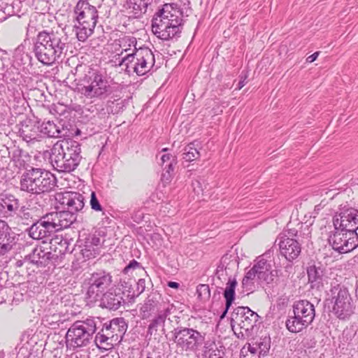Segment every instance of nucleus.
Returning <instances> with one entry per match:
<instances>
[{
	"label": "nucleus",
	"mask_w": 358,
	"mask_h": 358,
	"mask_svg": "<svg viewBox=\"0 0 358 358\" xmlns=\"http://www.w3.org/2000/svg\"><path fill=\"white\" fill-rule=\"evenodd\" d=\"M96 323L97 322L92 317L78 320L73 323L65 336L67 349L74 351L87 347L91 343L97 329Z\"/></svg>",
	"instance_id": "8"
},
{
	"label": "nucleus",
	"mask_w": 358,
	"mask_h": 358,
	"mask_svg": "<svg viewBox=\"0 0 358 358\" xmlns=\"http://www.w3.org/2000/svg\"><path fill=\"white\" fill-rule=\"evenodd\" d=\"M257 278L256 274L250 268L245 275L244 278L242 280V287L244 291L249 292H252L255 287V280Z\"/></svg>",
	"instance_id": "36"
},
{
	"label": "nucleus",
	"mask_w": 358,
	"mask_h": 358,
	"mask_svg": "<svg viewBox=\"0 0 358 358\" xmlns=\"http://www.w3.org/2000/svg\"><path fill=\"white\" fill-rule=\"evenodd\" d=\"M145 280L140 278L136 283V289L134 291L132 296H138L145 291Z\"/></svg>",
	"instance_id": "45"
},
{
	"label": "nucleus",
	"mask_w": 358,
	"mask_h": 358,
	"mask_svg": "<svg viewBox=\"0 0 358 358\" xmlns=\"http://www.w3.org/2000/svg\"><path fill=\"white\" fill-rule=\"evenodd\" d=\"M45 214L44 206L31 199L26 205L20 206L17 214L23 224H32Z\"/></svg>",
	"instance_id": "19"
},
{
	"label": "nucleus",
	"mask_w": 358,
	"mask_h": 358,
	"mask_svg": "<svg viewBox=\"0 0 358 358\" xmlns=\"http://www.w3.org/2000/svg\"><path fill=\"white\" fill-rule=\"evenodd\" d=\"M328 241L335 251L340 254L348 253L358 247V233L334 227Z\"/></svg>",
	"instance_id": "14"
},
{
	"label": "nucleus",
	"mask_w": 358,
	"mask_h": 358,
	"mask_svg": "<svg viewBox=\"0 0 358 358\" xmlns=\"http://www.w3.org/2000/svg\"><path fill=\"white\" fill-rule=\"evenodd\" d=\"M113 341L112 334L106 331L103 326L94 338V343L97 348L105 350H109L113 347Z\"/></svg>",
	"instance_id": "32"
},
{
	"label": "nucleus",
	"mask_w": 358,
	"mask_h": 358,
	"mask_svg": "<svg viewBox=\"0 0 358 358\" xmlns=\"http://www.w3.org/2000/svg\"><path fill=\"white\" fill-rule=\"evenodd\" d=\"M135 49H136L135 48ZM155 56L149 48L136 50L135 52L127 55L119 63V66H124V71L128 73L132 71L138 76H144L150 72L155 64Z\"/></svg>",
	"instance_id": "10"
},
{
	"label": "nucleus",
	"mask_w": 358,
	"mask_h": 358,
	"mask_svg": "<svg viewBox=\"0 0 358 358\" xmlns=\"http://www.w3.org/2000/svg\"><path fill=\"white\" fill-rule=\"evenodd\" d=\"M357 231H358V230H357Z\"/></svg>",
	"instance_id": "58"
},
{
	"label": "nucleus",
	"mask_w": 358,
	"mask_h": 358,
	"mask_svg": "<svg viewBox=\"0 0 358 358\" xmlns=\"http://www.w3.org/2000/svg\"><path fill=\"white\" fill-rule=\"evenodd\" d=\"M146 358H153V357H147Z\"/></svg>",
	"instance_id": "57"
},
{
	"label": "nucleus",
	"mask_w": 358,
	"mask_h": 358,
	"mask_svg": "<svg viewBox=\"0 0 358 358\" xmlns=\"http://www.w3.org/2000/svg\"><path fill=\"white\" fill-rule=\"evenodd\" d=\"M177 164V159H173L171 162H169L164 166H162L163 168V171L164 172H167L169 173H172L173 175L174 168Z\"/></svg>",
	"instance_id": "46"
},
{
	"label": "nucleus",
	"mask_w": 358,
	"mask_h": 358,
	"mask_svg": "<svg viewBox=\"0 0 358 358\" xmlns=\"http://www.w3.org/2000/svg\"><path fill=\"white\" fill-rule=\"evenodd\" d=\"M320 52H315V53H313V55L308 56L306 59V61L309 63H311V62H313L315 60H316V59L317 58L318 55H319Z\"/></svg>",
	"instance_id": "52"
},
{
	"label": "nucleus",
	"mask_w": 358,
	"mask_h": 358,
	"mask_svg": "<svg viewBox=\"0 0 358 358\" xmlns=\"http://www.w3.org/2000/svg\"><path fill=\"white\" fill-rule=\"evenodd\" d=\"M237 286V281L234 278H229V280L226 285V287L224 291V297L225 299V309L221 315V317H224L228 310L232 305L234 299H235V289Z\"/></svg>",
	"instance_id": "30"
},
{
	"label": "nucleus",
	"mask_w": 358,
	"mask_h": 358,
	"mask_svg": "<svg viewBox=\"0 0 358 358\" xmlns=\"http://www.w3.org/2000/svg\"><path fill=\"white\" fill-rule=\"evenodd\" d=\"M29 236L34 240H41L50 237L57 231L56 224L49 213H45L41 217L32 223L27 229Z\"/></svg>",
	"instance_id": "17"
},
{
	"label": "nucleus",
	"mask_w": 358,
	"mask_h": 358,
	"mask_svg": "<svg viewBox=\"0 0 358 358\" xmlns=\"http://www.w3.org/2000/svg\"><path fill=\"white\" fill-rule=\"evenodd\" d=\"M50 250H53L57 257L69 252V241L62 236H55L50 241Z\"/></svg>",
	"instance_id": "31"
},
{
	"label": "nucleus",
	"mask_w": 358,
	"mask_h": 358,
	"mask_svg": "<svg viewBox=\"0 0 358 358\" xmlns=\"http://www.w3.org/2000/svg\"><path fill=\"white\" fill-rule=\"evenodd\" d=\"M200 149V145L199 142L194 141L187 146L183 149V159L186 162H192L200 157V152L199 150Z\"/></svg>",
	"instance_id": "34"
},
{
	"label": "nucleus",
	"mask_w": 358,
	"mask_h": 358,
	"mask_svg": "<svg viewBox=\"0 0 358 358\" xmlns=\"http://www.w3.org/2000/svg\"><path fill=\"white\" fill-rule=\"evenodd\" d=\"M259 316L248 306H238L234 309L231 316V326L234 334L244 340L252 334Z\"/></svg>",
	"instance_id": "9"
},
{
	"label": "nucleus",
	"mask_w": 358,
	"mask_h": 358,
	"mask_svg": "<svg viewBox=\"0 0 358 358\" xmlns=\"http://www.w3.org/2000/svg\"><path fill=\"white\" fill-rule=\"evenodd\" d=\"M20 207V200L11 194L0 195V217L3 218L13 217L17 214Z\"/></svg>",
	"instance_id": "22"
},
{
	"label": "nucleus",
	"mask_w": 358,
	"mask_h": 358,
	"mask_svg": "<svg viewBox=\"0 0 358 358\" xmlns=\"http://www.w3.org/2000/svg\"><path fill=\"white\" fill-rule=\"evenodd\" d=\"M24 264H27V265L31 264L30 262H29V261H26V256L24 257V258L23 259L17 260L15 262V266L17 268L22 267Z\"/></svg>",
	"instance_id": "51"
},
{
	"label": "nucleus",
	"mask_w": 358,
	"mask_h": 358,
	"mask_svg": "<svg viewBox=\"0 0 358 358\" xmlns=\"http://www.w3.org/2000/svg\"><path fill=\"white\" fill-rule=\"evenodd\" d=\"M73 29L78 41H85L93 33L98 18V11L86 0H80L74 8Z\"/></svg>",
	"instance_id": "7"
},
{
	"label": "nucleus",
	"mask_w": 358,
	"mask_h": 358,
	"mask_svg": "<svg viewBox=\"0 0 358 358\" xmlns=\"http://www.w3.org/2000/svg\"><path fill=\"white\" fill-rule=\"evenodd\" d=\"M260 355H262L259 354L258 350L250 343L244 345L241 350V356L242 358H259Z\"/></svg>",
	"instance_id": "37"
},
{
	"label": "nucleus",
	"mask_w": 358,
	"mask_h": 358,
	"mask_svg": "<svg viewBox=\"0 0 358 358\" xmlns=\"http://www.w3.org/2000/svg\"><path fill=\"white\" fill-rule=\"evenodd\" d=\"M203 358H223L224 352L219 350L214 342L210 341H206L202 347Z\"/></svg>",
	"instance_id": "33"
},
{
	"label": "nucleus",
	"mask_w": 358,
	"mask_h": 358,
	"mask_svg": "<svg viewBox=\"0 0 358 358\" xmlns=\"http://www.w3.org/2000/svg\"><path fill=\"white\" fill-rule=\"evenodd\" d=\"M165 305L169 304L166 303H159L153 298H147L140 308L142 318L147 319L150 317L153 313H158L160 308H164Z\"/></svg>",
	"instance_id": "29"
},
{
	"label": "nucleus",
	"mask_w": 358,
	"mask_h": 358,
	"mask_svg": "<svg viewBox=\"0 0 358 358\" xmlns=\"http://www.w3.org/2000/svg\"><path fill=\"white\" fill-rule=\"evenodd\" d=\"M173 159H176V157L171 154H164L162 156V166H164L169 162H171Z\"/></svg>",
	"instance_id": "48"
},
{
	"label": "nucleus",
	"mask_w": 358,
	"mask_h": 358,
	"mask_svg": "<svg viewBox=\"0 0 358 358\" xmlns=\"http://www.w3.org/2000/svg\"><path fill=\"white\" fill-rule=\"evenodd\" d=\"M94 245L90 244V243H87V239L85 241V244L83 248L81 250L82 255L83 257H85L88 259L91 258H94L97 255L100 254V251L96 250Z\"/></svg>",
	"instance_id": "38"
},
{
	"label": "nucleus",
	"mask_w": 358,
	"mask_h": 358,
	"mask_svg": "<svg viewBox=\"0 0 358 358\" xmlns=\"http://www.w3.org/2000/svg\"><path fill=\"white\" fill-rule=\"evenodd\" d=\"M90 204L91 208L95 211L102 212V215H104L105 213L103 211V208L98 200L94 192L91 193Z\"/></svg>",
	"instance_id": "42"
},
{
	"label": "nucleus",
	"mask_w": 358,
	"mask_h": 358,
	"mask_svg": "<svg viewBox=\"0 0 358 358\" xmlns=\"http://www.w3.org/2000/svg\"><path fill=\"white\" fill-rule=\"evenodd\" d=\"M111 283L112 276L109 273L104 271L93 273L87 280L86 299L90 303L99 301Z\"/></svg>",
	"instance_id": "15"
},
{
	"label": "nucleus",
	"mask_w": 358,
	"mask_h": 358,
	"mask_svg": "<svg viewBox=\"0 0 358 358\" xmlns=\"http://www.w3.org/2000/svg\"><path fill=\"white\" fill-rule=\"evenodd\" d=\"M173 175L167 172H163L162 174V180L164 182H169Z\"/></svg>",
	"instance_id": "50"
},
{
	"label": "nucleus",
	"mask_w": 358,
	"mask_h": 358,
	"mask_svg": "<svg viewBox=\"0 0 358 358\" xmlns=\"http://www.w3.org/2000/svg\"><path fill=\"white\" fill-rule=\"evenodd\" d=\"M192 187H193V191L196 194H200L201 193L203 192V188H202V184L200 180H195L194 181L192 182Z\"/></svg>",
	"instance_id": "47"
},
{
	"label": "nucleus",
	"mask_w": 358,
	"mask_h": 358,
	"mask_svg": "<svg viewBox=\"0 0 358 358\" xmlns=\"http://www.w3.org/2000/svg\"><path fill=\"white\" fill-rule=\"evenodd\" d=\"M258 350L262 355H266L271 347V338L268 336H262L256 341L250 343Z\"/></svg>",
	"instance_id": "35"
},
{
	"label": "nucleus",
	"mask_w": 358,
	"mask_h": 358,
	"mask_svg": "<svg viewBox=\"0 0 358 358\" xmlns=\"http://www.w3.org/2000/svg\"><path fill=\"white\" fill-rule=\"evenodd\" d=\"M53 256L51 252L45 251L42 247H36L32 250L31 253L26 255V261H29L31 264L37 268L45 267L53 258Z\"/></svg>",
	"instance_id": "25"
},
{
	"label": "nucleus",
	"mask_w": 358,
	"mask_h": 358,
	"mask_svg": "<svg viewBox=\"0 0 358 358\" xmlns=\"http://www.w3.org/2000/svg\"><path fill=\"white\" fill-rule=\"evenodd\" d=\"M83 81L80 91L88 99H103L113 92L107 78L99 72H89Z\"/></svg>",
	"instance_id": "11"
},
{
	"label": "nucleus",
	"mask_w": 358,
	"mask_h": 358,
	"mask_svg": "<svg viewBox=\"0 0 358 358\" xmlns=\"http://www.w3.org/2000/svg\"><path fill=\"white\" fill-rule=\"evenodd\" d=\"M334 227L358 233V210L353 208L343 209L333 219Z\"/></svg>",
	"instance_id": "18"
},
{
	"label": "nucleus",
	"mask_w": 358,
	"mask_h": 358,
	"mask_svg": "<svg viewBox=\"0 0 358 358\" xmlns=\"http://www.w3.org/2000/svg\"><path fill=\"white\" fill-rule=\"evenodd\" d=\"M245 79H246V77H245L244 78H241V79L240 80V81L238 82V87H237L238 90H241L242 87H243L245 86V85L246 84Z\"/></svg>",
	"instance_id": "54"
},
{
	"label": "nucleus",
	"mask_w": 358,
	"mask_h": 358,
	"mask_svg": "<svg viewBox=\"0 0 358 358\" xmlns=\"http://www.w3.org/2000/svg\"><path fill=\"white\" fill-rule=\"evenodd\" d=\"M257 278L261 282H265L266 284L271 283L273 280L271 269L259 271V275H257Z\"/></svg>",
	"instance_id": "43"
},
{
	"label": "nucleus",
	"mask_w": 358,
	"mask_h": 358,
	"mask_svg": "<svg viewBox=\"0 0 358 358\" xmlns=\"http://www.w3.org/2000/svg\"><path fill=\"white\" fill-rule=\"evenodd\" d=\"M129 42L132 44H134V43H136V39L134 38H130L129 39Z\"/></svg>",
	"instance_id": "56"
},
{
	"label": "nucleus",
	"mask_w": 358,
	"mask_h": 358,
	"mask_svg": "<svg viewBox=\"0 0 358 358\" xmlns=\"http://www.w3.org/2000/svg\"><path fill=\"white\" fill-rule=\"evenodd\" d=\"M104 328L112 334L113 338L116 336L115 341L119 336L122 337L127 330V324L123 317H116L111 320L109 322L103 324Z\"/></svg>",
	"instance_id": "28"
},
{
	"label": "nucleus",
	"mask_w": 358,
	"mask_h": 358,
	"mask_svg": "<svg viewBox=\"0 0 358 358\" xmlns=\"http://www.w3.org/2000/svg\"><path fill=\"white\" fill-rule=\"evenodd\" d=\"M196 293L201 299H206L210 297V292L209 286L206 284H200L197 286Z\"/></svg>",
	"instance_id": "41"
},
{
	"label": "nucleus",
	"mask_w": 358,
	"mask_h": 358,
	"mask_svg": "<svg viewBox=\"0 0 358 358\" xmlns=\"http://www.w3.org/2000/svg\"><path fill=\"white\" fill-rule=\"evenodd\" d=\"M57 200L64 206V208L77 215L85 206V197L78 192H66L59 194Z\"/></svg>",
	"instance_id": "21"
},
{
	"label": "nucleus",
	"mask_w": 358,
	"mask_h": 358,
	"mask_svg": "<svg viewBox=\"0 0 358 358\" xmlns=\"http://www.w3.org/2000/svg\"><path fill=\"white\" fill-rule=\"evenodd\" d=\"M294 316L286 321L287 329L292 333L301 331L313 321L315 310L313 304L307 300H300L293 306Z\"/></svg>",
	"instance_id": "13"
},
{
	"label": "nucleus",
	"mask_w": 358,
	"mask_h": 358,
	"mask_svg": "<svg viewBox=\"0 0 358 358\" xmlns=\"http://www.w3.org/2000/svg\"><path fill=\"white\" fill-rule=\"evenodd\" d=\"M252 271L256 274L259 275V271H264L266 269H271V264L264 259H260L254 264L251 268Z\"/></svg>",
	"instance_id": "40"
},
{
	"label": "nucleus",
	"mask_w": 358,
	"mask_h": 358,
	"mask_svg": "<svg viewBox=\"0 0 358 358\" xmlns=\"http://www.w3.org/2000/svg\"><path fill=\"white\" fill-rule=\"evenodd\" d=\"M10 231L7 222L0 220V256L11 250L15 245V238L10 234Z\"/></svg>",
	"instance_id": "23"
},
{
	"label": "nucleus",
	"mask_w": 358,
	"mask_h": 358,
	"mask_svg": "<svg viewBox=\"0 0 358 358\" xmlns=\"http://www.w3.org/2000/svg\"><path fill=\"white\" fill-rule=\"evenodd\" d=\"M81 148L78 142L64 138L54 144L50 157L51 164L59 172L73 171L80 163Z\"/></svg>",
	"instance_id": "2"
},
{
	"label": "nucleus",
	"mask_w": 358,
	"mask_h": 358,
	"mask_svg": "<svg viewBox=\"0 0 358 358\" xmlns=\"http://www.w3.org/2000/svg\"><path fill=\"white\" fill-rule=\"evenodd\" d=\"M307 274L308 277V282L310 283V288L320 291L323 289L325 277L324 269L320 265L316 266L315 264L310 265L307 268Z\"/></svg>",
	"instance_id": "24"
},
{
	"label": "nucleus",
	"mask_w": 358,
	"mask_h": 358,
	"mask_svg": "<svg viewBox=\"0 0 358 358\" xmlns=\"http://www.w3.org/2000/svg\"><path fill=\"white\" fill-rule=\"evenodd\" d=\"M229 264L233 266H237V264L236 263V262H234V261H231L230 263H229Z\"/></svg>",
	"instance_id": "55"
},
{
	"label": "nucleus",
	"mask_w": 358,
	"mask_h": 358,
	"mask_svg": "<svg viewBox=\"0 0 358 358\" xmlns=\"http://www.w3.org/2000/svg\"><path fill=\"white\" fill-rule=\"evenodd\" d=\"M167 285L169 287L173 288V289H178L180 287V285L178 282H173V281L168 282Z\"/></svg>",
	"instance_id": "53"
},
{
	"label": "nucleus",
	"mask_w": 358,
	"mask_h": 358,
	"mask_svg": "<svg viewBox=\"0 0 358 358\" xmlns=\"http://www.w3.org/2000/svg\"><path fill=\"white\" fill-rule=\"evenodd\" d=\"M87 243H90V244H92V245H94L95 248V249L98 251H100V249H101V238L93 234V235H90L87 238Z\"/></svg>",
	"instance_id": "44"
},
{
	"label": "nucleus",
	"mask_w": 358,
	"mask_h": 358,
	"mask_svg": "<svg viewBox=\"0 0 358 358\" xmlns=\"http://www.w3.org/2000/svg\"><path fill=\"white\" fill-rule=\"evenodd\" d=\"M171 6L165 4L157 12L152 20V31L159 38L168 41L179 37L182 29V19L176 10H170Z\"/></svg>",
	"instance_id": "3"
},
{
	"label": "nucleus",
	"mask_w": 358,
	"mask_h": 358,
	"mask_svg": "<svg viewBox=\"0 0 358 358\" xmlns=\"http://www.w3.org/2000/svg\"><path fill=\"white\" fill-rule=\"evenodd\" d=\"M172 341L176 345L175 352L179 355L196 353L205 344L206 334L185 327H178L171 331Z\"/></svg>",
	"instance_id": "6"
},
{
	"label": "nucleus",
	"mask_w": 358,
	"mask_h": 358,
	"mask_svg": "<svg viewBox=\"0 0 358 358\" xmlns=\"http://www.w3.org/2000/svg\"><path fill=\"white\" fill-rule=\"evenodd\" d=\"M57 179L48 171L39 168L27 169L20 178V189L33 194L50 192L55 186Z\"/></svg>",
	"instance_id": "5"
},
{
	"label": "nucleus",
	"mask_w": 358,
	"mask_h": 358,
	"mask_svg": "<svg viewBox=\"0 0 358 358\" xmlns=\"http://www.w3.org/2000/svg\"><path fill=\"white\" fill-rule=\"evenodd\" d=\"M131 3H134V6H137V8L141 10V6L143 8H146L147 2L145 0H134V2L131 0H129ZM134 9H136L135 6H134Z\"/></svg>",
	"instance_id": "49"
},
{
	"label": "nucleus",
	"mask_w": 358,
	"mask_h": 358,
	"mask_svg": "<svg viewBox=\"0 0 358 358\" xmlns=\"http://www.w3.org/2000/svg\"><path fill=\"white\" fill-rule=\"evenodd\" d=\"M50 214L56 224L57 231L69 227L77 219V215L66 209Z\"/></svg>",
	"instance_id": "26"
},
{
	"label": "nucleus",
	"mask_w": 358,
	"mask_h": 358,
	"mask_svg": "<svg viewBox=\"0 0 358 358\" xmlns=\"http://www.w3.org/2000/svg\"><path fill=\"white\" fill-rule=\"evenodd\" d=\"M172 310H173L172 304L165 305L164 308H160L148 325V334L152 336L157 333L159 327H163L167 317L171 314Z\"/></svg>",
	"instance_id": "27"
},
{
	"label": "nucleus",
	"mask_w": 358,
	"mask_h": 358,
	"mask_svg": "<svg viewBox=\"0 0 358 358\" xmlns=\"http://www.w3.org/2000/svg\"><path fill=\"white\" fill-rule=\"evenodd\" d=\"M37 131L50 138L58 137L61 133L56 124L51 121L43 122L42 123L37 122V125H24L20 130V133L24 140L29 142L36 138Z\"/></svg>",
	"instance_id": "16"
},
{
	"label": "nucleus",
	"mask_w": 358,
	"mask_h": 358,
	"mask_svg": "<svg viewBox=\"0 0 358 358\" xmlns=\"http://www.w3.org/2000/svg\"><path fill=\"white\" fill-rule=\"evenodd\" d=\"M308 226L299 222L296 227L287 224V229L280 234L275 240L278 242L280 253L287 260L291 262L296 259L301 252V245L310 238Z\"/></svg>",
	"instance_id": "4"
},
{
	"label": "nucleus",
	"mask_w": 358,
	"mask_h": 358,
	"mask_svg": "<svg viewBox=\"0 0 358 358\" xmlns=\"http://www.w3.org/2000/svg\"><path fill=\"white\" fill-rule=\"evenodd\" d=\"M329 292L334 314L340 320L349 318L354 313L355 303L348 289L344 285L336 284L331 286Z\"/></svg>",
	"instance_id": "12"
},
{
	"label": "nucleus",
	"mask_w": 358,
	"mask_h": 358,
	"mask_svg": "<svg viewBox=\"0 0 358 358\" xmlns=\"http://www.w3.org/2000/svg\"><path fill=\"white\" fill-rule=\"evenodd\" d=\"M68 50V36L63 31H40L34 45V53L44 65L54 64Z\"/></svg>",
	"instance_id": "1"
},
{
	"label": "nucleus",
	"mask_w": 358,
	"mask_h": 358,
	"mask_svg": "<svg viewBox=\"0 0 358 358\" xmlns=\"http://www.w3.org/2000/svg\"><path fill=\"white\" fill-rule=\"evenodd\" d=\"M124 292L120 287L111 288L101 297V306L112 310H117L125 303Z\"/></svg>",
	"instance_id": "20"
},
{
	"label": "nucleus",
	"mask_w": 358,
	"mask_h": 358,
	"mask_svg": "<svg viewBox=\"0 0 358 358\" xmlns=\"http://www.w3.org/2000/svg\"><path fill=\"white\" fill-rule=\"evenodd\" d=\"M135 270H137L140 275L142 273L145 274L146 272L144 269V268L141 265L139 262H138L136 260L133 259L131 260L129 264H127L124 269L122 270L123 273L124 274H131L132 272Z\"/></svg>",
	"instance_id": "39"
}]
</instances>
